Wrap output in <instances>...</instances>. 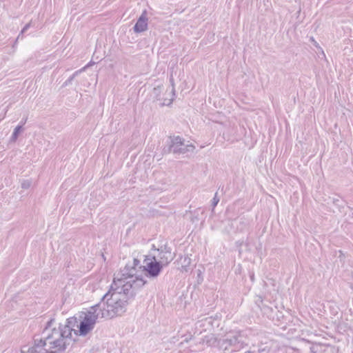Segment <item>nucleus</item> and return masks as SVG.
<instances>
[{
  "instance_id": "6e6552de",
  "label": "nucleus",
  "mask_w": 353,
  "mask_h": 353,
  "mask_svg": "<svg viewBox=\"0 0 353 353\" xmlns=\"http://www.w3.org/2000/svg\"><path fill=\"white\" fill-rule=\"evenodd\" d=\"M239 337V333H232L228 334V336H226L225 339H223L220 342V347L223 348L225 351L229 350L230 347H234V349H232L231 352L236 351L237 348L241 347V345H239V344L241 343Z\"/></svg>"
},
{
  "instance_id": "4468645a",
  "label": "nucleus",
  "mask_w": 353,
  "mask_h": 353,
  "mask_svg": "<svg viewBox=\"0 0 353 353\" xmlns=\"http://www.w3.org/2000/svg\"><path fill=\"white\" fill-rule=\"evenodd\" d=\"M212 321H213L212 317L209 316V317H205L203 319H201L198 323H201V322L204 321L205 323H208V325H212Z\"/></svg>"
},
{
  "instance_id": "5701e85b",
  "label": "nucleus",
  "mask_w": 353,
  "mask_h": 353,
  "mask_svg": "<svg viewBox=\"0 0 353 353\" xmlns=\"http://www.w3.org/2000/svg\"><path fill=\"white\" fill-rule=\"evenodd\" d=\"M253 279H254V276L252 275V276H251V279L253 280Z\"/></svg>"
},
{
  "instance_id": "f03ea898",
  "label": "nucleus",
  "mask_w": 353,
  "mask_h": 353,
  "mask_svg": "<svg viewBox=\"0 0 353 353\" xmlns=\"http://www.w3.org/2000/svg\"><path fill=\"white\" fill-rule=\"evenodd\" d=\"M75 319H67L65 324L55 325L54 319L50 320L42 332V336L47 344L50 353H61L70 344L72 333L76 331L70 326Z\"/></svg>"
},
{
  "instance_id": "aec40b11",
  "label": "nucleus",
  "mask_w": 353,
  "mask_h": 353,
  "mask_svg": "<svg viewBox=\"0 0 353 353\" xmlns=\"http://www.w3.org/2000/svg\"><path fill=\"white\" fill-rule=\"evenodd\" d=\"M27 119H28V118H27V117H26V118L23 119L21 121V122H20V123H21L20 125H21L23 126V125L26 123Z\"/></svg>"
},
{
  "instance_id": "1a4fd4ad",
  "label": "nucleus",
  "mask_w": 353,
  "mask_h": 353,
  "mask_svg": "<svg viewBox=\"0 0 353 353\" xmlns=\"http://www.w3.org/2000/svg\"><path fill=\"white\" fill-rule=\"evenodd\" d=\"M21 353H50L48 350L47 344L41 335L40 339H34V344L31 347H28L27 350H22Z\"/></svg>"
},
{
  "instance_id": "9b49d317",
  "label": "nucleus",
  "mask_w": 353,
  "mask_h": 353,
  "mask_svg": "<svg viewBox=\"0 0 353 353\" xmlns=\"http://www.w3.org/2000/svg\"><path fill=\"white\" fill-rule=\"evenodd\" d=\"M91 65V63H90L89 64H88L87 65L84 66L83 68H82L81 69L74 72V73L71 75L64 83H63V86H67L68 85H70L72 81H73V79H74V77L76 76H77L78 74H79L81 72H83L85 70V69L90 65Z\"/></svg>"
},
{
  "instance_id": "7ed1b4c3",
  "label": "nucleus",
  "mask_w": 353,
  "mask_h": 353,
  "mask_svg": "<svg viewBox=\"0 0 353 353\" xmlns=\"http://www.w3.org/2000/svg\"><path fill=\"white\" fill-rule=\"evenodd\" d=\"M123 313L122 308L109 303L108 300L103 301L101 299L99 303L90 307L85 313L79 325V335L85 336L92 331L98 319H112Z\"/></svg>"
},
{
  "instance_id": "412c9836",
  "label": "nucleus",
  "mask_w": 353,
  "mask_h": 353,
  "mask_svg": "<svg viewBox=\"0 0 353 353\" xmlns=\"http://www.w3.org/2000/svg\"><path fill=\"white\" fill-rule=\"evenodd\" d=\"M244 353H254V352L248 350V351L245 352Z\"/></svg>"
},
{
  "instance_id": "9d476101",
  "label": "nucleus",
  "mask_w": 353,
  "mask_h": 353,
  "mask_svg": "<svg viewBox=\"0 0 353 353\" xmlns=\"http://www.w3.org/2000/svg\"><path fill=\"white\" fill-rule=\"evenodd\" d=\"M148 28V17L146 11H143L141 15L138 19L133 29L135 32L139 33L144 32Z\"/></svg>"
},
{
  "instance_id": "f8f14e48",
  "label": "nucleus",
  "mask_w": 353,
  "mask_h": 353,
  "mask_svg": "<svg viewBox=\"0 0 353 353\" xmlns=\"http://www.w3.org/2000/svg\"><path fill=\"white\" fill-rule=\"evenodd\" d=\"M22 129L23 128H22V125H17L14 129L12 134V136L10 137V141L11 142H15L17 140L19 134L20 132L22 130Z\"/></svg>"
},
{
  "instance_id": "6ab92c4d",
  "label": "nucleus",
  "mask_w": 353,
  "mask_h": 353,
  "mask_svg": "<svg viewBox=\"0 0 353 353\" xmlns=\"http://www.w3.org/2000/svg\"><path fill=\"white\" fill-rule=\"evenodd\" d=\"M20 37H21L20 34H19L17 38L16 39V40L14 41L13 45H12V48H14V50L15 49V48H16V46L17 45V42H18V40H19Z\"/></svg>"
},
{
  "instance_id": "2eb2a0df",
  "label": "nucleus",
  "mask_w": 353,
  "mask_h": 353,
  "mask_svg": "<svg viewBox=\"0 0 353 353\" xmlns=\"http://www.w3.org/2000/svg\"><path fill=\"white\" fill-rule=\"evenodd\" d=\"M30 182L29 181H23L21 183V188L23 189H28L30 186Z\"/></svg>"
},
{
  "instance_id": "f3484780",
  "label": "nucleus",
  "mask_w": 353,
  "mask_h": 353,
  "mask_svg": "<svg viewBox=\"0 0 353 353\" xmlns=\"http://www.w3.org/2000/svg\"><path fill=\"white\" fill-rule=\"evenodd\" d=\"M30 23L26 24L23 29L21 30V32L19 33L20 36L22 35L24 32L27 31V30L30 28Z\"/></svg>"
},
{
  "instance_id": "a211bd4d",
  "label": "nucleus",
  "mask_w": 353,
  "mask_h": 353,
  "mask_svg": "<svg viewBox=\"0 0 353 353\" xmlns=\"http://www.w3.org/2000/svg\"><path fill=\"white\" fill-rule=\"evenodd\" d=\"M139 265H140V261L137 259H134L132 267H134L136 268V267H137Z\"/></svg>"
},
{
  "instance_id": "ddd939ff",
  "label": "nucleus",
  "mask_w": 353,
  "mask_h": 353,
  "mask_svg": "<svg viewBox=\"0 0 353 353\" xmlns=\"http://www.w3.org/2000/svg\"><path fill=\"white\" fill-rule=\"evenodd\" d=\"M219 202V199L217 197V193H216L212 201V208H214Z\"/></svg>"
},
{
  "instance_id": "f257e3e1",
  "label": "nucleus",
  "mask_w": 353,
  "mask_h": 353,
  "mask_svg": "<svg viewBox=\"0 0 353 353\" xmlns=\"http://www.w3.org/2000/svg\"><path fill=\"white\" fill-rule=\"evenodd\" d=\"M136 274L134 267L126 265L114 278L110 290L103 296L102 300H108L109 303L122 308L125 312L128 301L135 296L137 291L147 282L143 278L136 276Z\"/></svg>"
},
{
  "instance_id": "4be33fe9",
  "label": "nucleus",
  "mask_w": 353,
  "mask_h": 353,
  "mask_svg": "<svg viewBox=\"0 0 353 353\" xmlns=\"http://www.w3.org/2000/svg\"><path fill=\"white\" fill-rule=\"evenodd\" d=\"M314 348V347H312L310 348V350H311L312 352H313Z\"/></svg>"
},
{
  "instance_id": "dca6fc26",
  "label": "nucleus",
  "mask_w": 353,
  "mask_h": 353,
  "mask_svg": "<svg viewBox=\"0 0 353 353\" xmlns=\"http://www.w3.org/2000/svg\"><path fill=\"white\" fill-rule=\"evenodd\" d=\"M270 349L268 347L259 348L258 350V353H269Z\"/></svg>"
},
{
  "instance_id": "39448f33",
  "label": "nucleus",
  "mask_w": 353,
  "mask_h": 353,
  "mask_svg": "<svg viewBox=\"0 0 353 353\" xmlns=\"http://www.w3.org/2000/svg\"><path fill=\"white\" fill-rule=\"evenodd\" d=\"M150 252L156 254L157 261L163 267L167 266L175 256V255L172 253V249L166 244L159 248H157L154 245H152Z\"/></svg>"
},
{
  "instance_id": "0eeeda50",
  "label": "nucleus",
  "mask_w": 353,
  "mask_h": 353,
  "mask_svg": "<svg viewBox=\"0 0 353 353\" xmlns=\"http://www.w3.org/2000/svg\"><path fill=\"white\" fill-rule=\"evenodd\" d=\"M170 83L172 84L171 87L167 89L165 93V97L161 98L159 96V92L162 90V87L158 86L157 88H154L153 90V92L155 94L157 99L159 101H163V102L161 103V106L170 105L172 103V101H174L175 97V88L173 78L170 79Z\"/></svg>"
},
{
  "instance_id": "423d86ee",
  "label": "nucleus",
  "mask_w": 353,
  "mask_h": 353,
  "mask_svg": "<svg viewBox=\"0 0 353 353\" xmlns=\"http://www.w3.org/2000/svg\"><path fill=\"white\" fill-rule=\"evenodd\" d=\"M195 147L192 143L185 144L184 139L179 137H174L171 139V143L168 148V152L174 154H185L188 152H192Z\"/></svg>"
},
{
  "instance_id": "20e7f679",
  "label": "nucleus",
  "mask_w": 353,
  "mask_h": 353,
  "mask_svg": "<svg viewBox=\"0 0 353 353\" xmlns=\"http://www.w3.org/2000/svg\"><path fill=\"white\" fill-rule=\"evenodd\" d=\"M143 263V270L145 271L146 275L150 278H157L160 274L163 268V266L157 261L156 254L152 252L145 256Z\"/></svg>"
}]
</instances>
